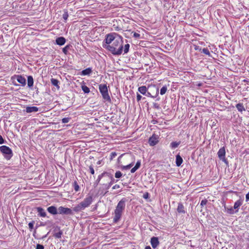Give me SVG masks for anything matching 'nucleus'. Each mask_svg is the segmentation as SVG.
<instances>
[{
	"mask_svg": "<svg viewBox=\"0 0 249 249\" xmlns=\"http://www.w3.org/2000/svg\"><path fill=\"white\" fill-rule=\"evenodd\" d=\"M141 164V160H138L137 161L135 166L131 169V171H130L131 173H135L136 171V170H137L140 167Z\"/></svg>",
	"mask_w": 249,
	"mask_h": 249,
	"instance_id": "obj_16",
	"label": "nucleus"
},
{
	"mask_svg": "<svg viewBox=\"0 0 249 249\" xmlns=\"http://www.w3.org/2000/svg\"><path fill=\"white\" fill-rule=\"evenodd\" d=\"M122 176V173L120 171H117L115 174V177L116 178H120Z\"/></svg>",
	"mask_w": 249,
	"mask_h": 249,
	"instance_id": "obj_34",
	"label": "nucleus"
},
{
	"mask_svg": "<svg viewBox=\"0 0 249 249\" xmlns=\"http://www.w3.org/2000/svg\"><path fill=\"white\" fill-rule=\"evenodd\" d=\"M201 202L202 203H203V202H207V200H202Z\"/></svg>",
	"mask_w": 249,
	"mask_h": 249,
	"instance_id": "obj_51",
	"label": "nucleus"
},
{
	"mask_svg": "<svg viewBox=\"0 0 249 249\" xmlns=\"http://www.w3.org/2000/svg\"><path fill=\"white\" fill-rule=\"evenodd\" d=\"M183 160L179 155H177L176 157V163L177 166H179L182 164Z\"/></svg>",
	"mask_w": 249,
	"mask_h": 249,
	"instance_id": "obj_19",
	"label": "nucleus"
},
{
	"mask_svg": "<svg viewBox=\"0 0 249 249\" xmlns=\"http://www.w3.org/2000/svg\"><path fill=\"white\" fill-rule=\"evenodd\" d=\"M27 85L29 88H31L34 85V79L33 77L30 75L27 77Z\"/></svg>",
	"mask_w": 249,
	"mask_h": 249,
	"instance_id": "obj_18",
	"label": "nucleus"
},
{
	"mask_svg": "<svg viewBox=\"0 0 249 249\" xmlns=\"http://www.w3.org/2000/svg\"><path fill=\"white\" fill-rule=\"evenodd\" d=\"M236 202V203L239 202V200H237Z\"/></svg>",
	"mask_w": 249,
	"mask_h": 249,
	"instance_id": "obj_57",
	"label": "nucleus"
},
{
	"mask_svg": "<svg viewBox=\"0 0 249 249\" xmlns=\"http://www.w3.org/2000/svg\"><path fill=\"white\" fill-rule=\"evenodd\" d=\"M134 164V161L131 162L130 163L127 165H124L121 166V169L122 170H128L130 169L131 167L133 166Z\"/></svg>",
	"mask_w": 249,
	"mask_h": 249,
	"instance_id": "obj_25",
	"label": "nucleus"
},
{
	"mask_svg": "<svg viewBox=\"0 0 249 249\" xmlns=\"http://www.w3.org/2000/svg\"><path fill=\"white\" fill-rule=\"evenodd\" d=\"M101 178L100 175L98 176L97 179L95 181V184L97 186L98 184L100 183V182H101Z\"/></svg>",
	"mask_w": 249,
	"mask_h": 249,
	"instance_id": "obj_38",
	"label": "nucleus"
},
{
	"mask_svg": "<svg viewBox=\"0 0 249 249\" xmlns=\"http://www.w3.org/2000/svg\"><path fill=\"white\" fill-rule=\"evenodd\" d=\"M5 142L4 140L3 139L2 136L0 135V144H3Z\"/></svg>",
	"mask_w": 249,
	"mask_h": 249,
	"instance_id": "obj_46",
	"label": "nucleus"
},
{
	"mask_svg": "<svg viewBox=\"0 0 249 249\" xmlns=\"http://www.w3.org/2000/svg\"><path fill=\"white\" fill-rule=\"evenodd\" d=\"M144 95H145V96H146L147 97H151V98H154L155 97V96H152L151 95V94L150 92H147V91H146V94H145Z\"/></svg>",
	"mask_w": 249,
	"mask_h": 249,
	"instance_id": "obj_42",
	"label": "nucleus"
},
{
	"mask_svg": "<svg viewBox=\"0 0 249 249\" xmlns=\"http://www.w3.org/2000/svg\"><path fill=\"white\" fill-rule=\"evenodd\" d=\"M15 77L16 78L17 81L21 84L22 86H24L26 85V79L22 76L17 75H15Z\"/></svg>",
	"mask_w": 249,
	"mask_h": 249,
	"instance_id": "obj_12",
	"label": "nucleus"
},
{
	"mask_svg": "<svg viewBox=\"0 0 249 249\" xmlns=\"http://www.w3.org/2000/svg\"><path fill=\"white\" fill-rule=\"evenodd\" d=\"M129 47L130 45L129 44H126L124 45V50H123V51L124 52V53H126L128 52Z\"/></svg>",
	"mask_w": 249,
	"mask_h": 249,
	"instance_id": "obj_31",
	"label": "nucleus"
},
{
	"mask_svg": "<svg viewBox=\"0 0 249 249\" xmlns=\"http://www.w3.org/2000/svg\"><path fill=\"white\" fill-rule=\"evenodd\" d=\"M124 207V203H118V205L115 210V215L113 218V221L115 223H117L120 220Z\"/></svg>",
	"mask_w": 249,
	"mask_h": 249,
	"instance_id": "obj_3",
	"label": "nucleus"
},
{
	"mask_svg": "<svg viewBox=\"0 0 249 249\" xmlns=\"http://www.w3.org/2000/svg\"><path fill=\"white\" fill-rule=\"evenodd\" d=\"M200 204H201V205L202 206H203V204H205L206 203H201Z\"/></svg>",
	"mask_w": 249,
	"mask_h": 249,
	"instance_id": "obj_55",
	"label": "nucleus"
},
{
	"mask_svg": "<svg viewBox=\"0 0 249 249\" xmlns=\"http://www.w3.org/2000/svg\"><path fill=\"white\" fill-rule=\"evenodd\" d=\"M100 184L101 185V187L98 191V194L103 196L105 195L108 192V189L112 185L108 184V183H106V182L100 183Z\"/></svg>",
	"mask_w": 249,
	"mask_h": 249,
	"instance_id": "obj_7",
	"label": "nucleus"
},
{
	"mask_svg": "<svg viewBox=\"0 0 249 249\" xmlns=\"http://www.w3.org/2000/svg\"><path fill=\"white\" fill-rule=\"evenodd\" d=\"M69 17V14L67 11H65L63 14V18L65 20L66 22Z\"/></svg>",
	"mask_w": 249,
	"mask_h": 249,
	"instance_id": "obj_32",
	"label": "nucleus"
},
{
	"mask_svg": "<svg viewBox=\"0 0 249 249\" xmlns=\"http://www.w3.org/2000/svg\"><path fill=\"white\" fill-rule=\"evenodd\" d=\"M149 194L147 192H145V193H144L142 196V197L145 199H147L148 198H149Z\"/></svg>",
	"mask_w": 249,
	"mask_h": 249,
	"instance_id": "obj_40",
	"label": "nucleus"
},
{
	"mask_svg": "<svg viewBox=\"0 0 249 249\" xmlns=\"http://www.w3.org/2000/svg\"><path fill=\"white\" fill-rule=\"evenodd\" d=\"M177 210L178 213H185L184 207L181 203L179 204V205L178 207Z\"/></svg>",
	"mask_w": 249,
	"mask_h": 249,
	"instance_id": "obj_26",
	"label": "nucleus"
},
{
	"mask_svg": "<svg viewBox=\"0 0 249 249\" xmlns=\"http://www.w3.org/2000/svg\"><path fill=\"white\" fill-rule=\"evenodd\" d=\"M157 121H153V124H155Z\"/></svg>",
	"mask_w": 249,
	"mask_h": 249,
	"instance_id": "obj_56",
	"label": "nucleus"
},
{
	"mask_svg": "<svg viewBox=\"0 0 249 249\" xmlns=\"http://www.w3.org/2000/svg\"><path fill=\"white\" fill-rule=\"evenodd\" d=\"M69 48V46H66V47H65L64 48H63V50H62V51L63 52L65 53V54H66L67 53V50H68V49Z\"/></svg>",
	"mask_w": 249,
	"mask_h": 249,
	"instance_id": "obj_43",
	"label": "nucleus"
},
{
	"mask_svg": "<svg viewBox=\"0 0 249 249\" xmlns=\"http://www.w3.org/2000/svg\"><path fill=\"white\" fill-rule=\"evenodd\" d=\"M158 94H159V89H157V92H156V95H158Z\"/></svg>",
	"mask_w": 249,
	"mask_h": 249,
	"instance_id": "obj_52",
	"label": "nucleus"
},
{
	"mask_svg": "<svg viewBox=\"0 0 249 249\" xmlns=\"http://www.w3.org/2000/svg\"><path fill=\"white\" fill-rule=\"evenodd\" d=\"M119 202H120V203L124 202V199H122L121 201H120Z\"/></svg>",
	"mask_w": 249,
	"mask_h": 249,
	"instance_id": "obj_53",
	"label": "nucleus"
},
{
	"mask_svg": "<svg viewBox=\"0 0 249 249\" xmlns=\"http://www.w3.org/2000/svg\"><path fill=\"white\" fill-rule=\"evenodd\" d=\"M138 91L142 94L144 95L147 91V88L145 86H142L138 88Z\"/></svg>",
	"mask_w": 249,
	"mask_h": 249,
	"instance_id": "obj_22",
	"label": "nucleus"
},
{
	"mask_svg": "<svg viewBox=\"0 0 249 249\" xmlns=\"http://www.w3.org/2000/svg\"><path fill=\"white\" fill-rule=\"evenodd\" d=\"M167 90V86L166 85L163 86L161 88V89H160V94L161 95H164L166 92Z\"/></svg>",
	"mask_w": 249,
	"mask_h": 249,
	"instance_id": "obj_28",
	"label": "nucleus"
},
{
	"mask_svg": "<svg viewBox=\"0 0 249 249\" xmlns=\"http://www.w3.org/2000/svg\"><path fill=\"white\" fill-rule=\"evenodd\" d=\"M100 177L101 178V183L106 182V183H108V184H112L114 180L113 177L107 172H104L101 174Z\"/></svg>",
	"mask_w": 249,
	"mask_h": 249,
	"instance_id": "obj_5",
	"label": "nucleus"
},
{
	"mask_svg": "<svg viewBox=\"0 0 249 249\" xmlns=\"http://www.w3.org/2000/svg\"><path fill=\"white\" fill-rule=\"evenodd\" d=\"M120 186L119 185L116 184L112 187V189H117L120 188Z\"/></svg>",
	"mask_w": 249,
	"mask_h": 249,
	"instance_id": "obj_48",
	"label": "nucleus"
},
{
	"mask_svg": "<svg viewBox=\"0 0 249 249\" xmlns=\"http://www.w3.org/2000/svg\"><path fill=\"white\" fill-rule=\"evenodd\" d=\"M35 222L34 221L30 222L28 224L29 228L30 229V230L31 231L33 228H34V225Z\"/></svg>",
	"mask_w": 249,
	"mask_h": 249,
	"instance_id": "obj_37",
	"label": "nucleus"
},
{
	"mask_svg": "<svg viewBox=\"0 0 249 249\" xmlns=\"http://www.w3.org/2000/svg\"><path fill=\"white\" fill-rule=\"evenodd\" d=\"M218 158L222 160L226 161V160L225 158L226 151L224 147H221L219 149L217 152Z\"/></svg>",
	"mask_w": 249,
	"mask_h": 249,
	"instance_id": "obj_9",
	"label": "nucleus"
},
{
	"mask_svg": "<svg viewBox=\"0 0 249 249\" xmlns=\"http://www.w3.org/2000/svg\"><path fill=\"white\" fill-rule=\"evenodd\" d=\"M236 107L237 109L241 112L245 110V108L244 107L243 104L242 103L237 104L236 105Z\"/></svg>",
	"mask_w": 249,
	"mask_h": 249,
	"instance_id": "obj_23",
	"label": "nucleus"
},
{
	"mask_svg": "<svg viewBox=\"0 0 249 249\" xmlns=\"http://www.w3.org/2000/svg\"><path fill=\"white\" fill-rule=\"evenodd\" d=\"M158 142L157 138L155 135H152L149 139V143L151 146L156 145Z\"/></svg>",
	"mask_w": 249,
	"mask_h": 249,
	"instance_id": "obj_13",
	"label": "nucleus"
},
{
	"mask_svg": "<svg viewBox=\"0 0 249 249\" xmlns=\"http://www.w3.org/2000/svg\"><path fill=\"white\" fill-rule=\"evenodd\" d=\"M39 110L38 107H26V111L27 113H32L38 111Z\"/></svg>",
	"mask_w": 249,
	"mask_h": 249,
	"instance_id": "obj_15",
	"label": "nucleus"
},
{
	"mask_svg": "<svg viewBox=\"0 0 249 249\" xmlns=\"http://www.w3.org/2000/svg\"><path fill=\"white\" fill-rule=\"evenodd\" d=\"M240 204L241 203H234L233 207H229L225 204L224 208L227 213L229 214H233L238 211V208L240 206Z\"/></svg>",
	"mask_w": 249,
	"mask_h": 249,
	"instance_id": "obj_6",
	"label": "nucleus"
},
{
	"mask_svg": "<svg viewBox=\"0 0 249 249\" xmlns=\"http://www.w3.org/2000/svg\"><path fill=\"white\" fill-rule=\"evenodd\" d=\"M89 171H90V173L93 175L94 174V170L93 169V167L92 165H90L89 167Z\"/></svg>",
	"mask_w": 249,
	"mask_h": 249,
	"instance_id": "obj_39",
	"label": "nucleus"
},
{
	"mask_svg": "<svg viewBox=\"0 0 249 249\" xmlns=\"http://www.w3.org/2000/svg\"><path fill=\"white\" fill-rule=\"evenodd\" d=\"M51 83L53 85L56 87L57 89H59L60 88V87L58 85L59 81L58 80L54 79V78H52L51 79Z\"/></svg>",
	"mask_w": 249,
	"mask_h": 249,
	"instance_id": "obj_24",
	"label": "nucleus"
},
{
	"mask_svg": "<svg viewBox=\"0 0 249 249\" xmlns=\"http://www.w3.org/2000/svg\"><path fill=\"white\" fill-rule=\"evenodd\" d=\"M36 249H44V247L43 245L40 244H37L36 245Z\"/></svg>",
	"mask_w": 249,
	"mask_h": 249,
	"instance_id": "obj_45",
	"label": "nucleus"
},
{
	"mask_svg": "<svg viewBox=\"0 0 249 249\" xmlns=\"http://www.w3.org/2000/svg\"><path fill=\"white\" fill-rule=\"evenodd\" d=\"M37 210L38 213V215L41 217H45L46 215V213L45 212L44 210L40 207L37 208Z\"/></svg>",
	"mask_w": 249,
	"mask_h": 249,
	"instance_id": "obj_21",
	"label": "nucleus"
},
{
	"mask_svg": "<svg viewBox=\"0 0 249 249\" xmlns=\"http://www.w3.org/2000/svg\"><path fill=\"white\" fill-rule=\"evenodd\" d=\"M142 98V97L140 94H139V93L137 94V101L138 102H139L141 100Z\"/></svg>",
	"mask_w": 249,
	"mask_h": 249,
	"instance_id": "obj_44",
	"label": "nucleus"
},
{
	"mask_svg": "<svg viewBox=\"0 0 249 249\" xmlns=\"http://www.w3.org/2000/svg\"><path fill=\"white\" fill-rule=\"evenodd\" d=\"M74 189L76 192H77L79 190V186L76 181L74 182Z\"/></svg>",
	"mask_w": 249,
	"mask_h": 249,
	"instance_id": "obj_36",
	"label": "nucleus"
},
{
	"mask_svg": "<svg viewBox=\"0 0 249 249\" xmlns=\"http://www.w3.org/2000/svg\"><path fill=\"white\" fill-rule=\"evenodd\" d=\"M81 89L83 92L85 93H89L90 92L89 89L85 85H82Z\"/></svg>",
	"mask_w": 249,
	"mask_h": 249,
	"instance_id": "obj_27",
	"label": "nucleus"
},
{
	"mask_svg": "<svg viewBox=\"0 0 249 249\" xmlns=\"http://www.w3.org/2000/svg\"><path fill=\"white\" fill-rule=\"evenodd\" d=\"M63 234V232L62 231H61V230H59V231L57 232H55L53 236L56 238H61V236H62V235Z\"/></svg>",
	"mask_w": 249,
	"mask_h": 249,
	"instance_id": "obj_29",
	"label": "nucleus"
},
{
	"mask_svg": "<svg viewBox=\"0 0 249 249\" xmlns=\"http://www.w3.org/2000/svg\"><path fill=\"white\" fill-rule=\"evenodd\" d=\"M58 213L59 214H72V210L70 208L59 207L58 209Z\"/></svg>",
	"mask_w": 249,
	"mask_h": 249,
	"instance_id": "obj_8",
	"label": "nucleus"
},
{
	"mask_svg": "<svg viewBox=\"0 0 249 249\" xmlns=\"http://www.w3.org/2000/svg\"><path fill=\"white\" fill-rule=\"evenodd\" d=\"M100 163H101V161H100V160H99V161H98L97 162V164H100Z\"/></svg>",
	"mask_w": 249,
	"mask_h": 249,
	"instance_id": "obj_54",
	"label": "nucleus"
},
{
	"mask_svg": "<svg viewBox=\"0 0 249 249\" xmlns=\"http://www.w3.org/2000/svg\"><path fill=\"white\" fill-rule=\"evenodd\" d=\"M106 44L103 47L111 52L113 55H119L123 53V37L115 33H110L106 36Z\"/></svg>",
	"mask_w": 249,
	"mask_h": 249,
	"instance_id": "obj_1",
	"label": "nucleus"
},
{
	"mask_svg": "<svg viewBox=\"0 0 249 249\" xmlns=\"http://www.w3.org/2000/svg\"><path fill=\"white\" fill-rule=\"evenodd\" d=\"M117 156V154L116 152H112L110 154V159H113Z\"/></svg>",
	"mask_w": 249,
	"mask_h": 249,
	"instance_id": "obj_41",
	"label": "nucleus"
},
{
	"mask_svg": "<svg viewBox=\"0 0 249 249\" xmlns=\"http://www.w3.org/2000/svg\"><path fill=\"white\" fill-rule=\"evenodd\" d=\"M92 72V69L91 68H88L81 71V75H89Z\"/></svg>",
	"mask_w": 249,
	"mask_h": 249,
	"instance_id": "obj_17",
	"label": "nucleus"
},
{
	"mask_svg": "<svg viewBox=\"0 0 249 249\" xmlns=\"http://www.w3.org/2000/svg\"><path fill=\"white\" fill-rule=\"evenodd\" d=\"M133 36L135 38H139L140 36V35L136 32H134L133 34Z\"/></svg>",
	"mask_w": 249,
	"mask_h": 249,
	"instance_id": "obj_47",
	"label": "nucleus"
},
{
	"mask_svg": "<svg viewBox=\"0 0 249 249\" xmlns=\"http://www.w3.org/2000/svg\"><path fill=\"white\" fill-rule=\"evenodd\" d=\"M202 53L206 55L210 56V53L207 48H203L202 50Z\"/></svg>",
	"mask_w": 249,
	"mask_h": 249,
	"instance_id": "obj_35",
	"label": "nucleus"
},
{
	"mask_svg": "<svg viewBox=\"0 0 249 249\" xmlns=\"http://www.w3.org/2000/svg\"><path fill=\"white\" fill-rule=\"evenodd\" d=\"M0 151L7 160H9L13 156L12 149L7 146H0Z\"/></svg>",
	"mask_w": 249,
	"mask_h": 249,
	"instance_id": "obj_4",
	"label": "nucleus"
},
{
	"mask_svg": "<svg viewBox=\"0 0 249 249\" xmlns=\"http://www.w3.org/2000/svg\"><path fill=\"white\" fill-rule=\"evenodd\" d=\"M145 249H151V247L150 246H146L145 248Z\"/></svg>",
	"mask_w": 249,
	"mask_h": 249,
	"instance_id": "obj_50",
	"label": "nucleus"
},
{
	"mask_svg": "<svg viewBox=\"0 0 249 249\" xmlns=\"http://www.w3.org/2000/svg\"><path fill=\"white\" fill-rule=\"evenodd\" d=\"M47 210L51 214H56L57 213L56 208L54 206H50L48 207Z\"/></svg>",
	"mask_w": 249,
	"mask_h": 249,
	"instance_id": "obj_20",
	"label": "nucleus"
},
{
	"mask_svg": "<svg viewBox=\"0 0 249 249\" xmlns=\"http://www.w3.org/2000/svg\"><path fill=\"white\" fill-rule=\"evenodd\" d=\"M90 203H79L77 206L74 208V210L76 212H80L85 208L89 206Z\"/></svg>",
	"mask_w": 249,
	"mask_h": 249,
	"instance_id": "obj_10",
	"label": "nucleus"
},
{
	"mask_svg": "<svg viewBox=\"0 0 249 249\" xmlns=\"http://www.w3.org/2000/svg\"><path fill=\"white\" fill-rule=\"evenodd\" d=\"M56 44L59 46L63 45L66 42V39L63 37H58L55 40Z\"/></svg>",
	"mask_w": 249,
	"mask_h": 249,
	"instance_id": "obj_14",
	"label": "nucleus"
},
{
	"mask_svg": "<svg viewBox=\"0 0 249 249\" xmlns=\"http://www.w3.org/2000/svg\"><path fill=\"white\" fill-rule=\"evenodd\" d=\"M99 90L102 94L104 101L110 103L111 102V99L108 94V89L107 85L102 84H100L99 85Z\"/></svg>",
	"mask_w": 249,
	"mask_h": 249,
	"instance_id": "obj_2",
	"label": "nucleus"
},
{
	"mask_svg": "<svg viewBox=\"0 0 249 249\" xmlns=\"http://www.w3.org/2000/svg\"><path fill=\"white\" fill-rule=\"evenodd\" d=\"M179 144L180 142H173L171 143L170 146L172 148H176L179 145Z\"/></svg>",
	"mask_w": 249,
	"mask_h": 249,
	"instance_id": "obj_30",
	"label": "nucleus"
},
{
	"mask_svg": "<svg viewBox=\"0 0 249 249\" xmlns=\"http://www.w3.org/2000/svg\"><path fill=\"white\" fill-rule=\"evenodd\" d=\"M71 120V118L70 117H67V118H64L62 119V123L63 124L67 123L69 122V121Z\"/></svg>",
	"mask_w": 249,
	"mask_h": 249,
	"instance_id": "obj_33",
	"label": "nucleus"
},
{
	"mask_svg": "<svg viewBox=\"0 0 249 249\" xmlns=\"http://www.w3.org/2000/svg\"><path fill=\"white\" fill-rule=\"evenodd\" d=\"M150 243L153 248L155 249L160 244L158 238L157 237H153L151 238Z\"/></svg>",
	"mask_w": 249,
	"mask_h": 249,
	"instance_id": "obj_11",
	"label": "nucleus"
},
{
	"mask_svg": "<svg viewBox=\"0 0 249 249\" xmlns=\"http://www.w3.org/2000/svg\"><path fill=\"white\" fill-rule=\"evenodd\" d=\"M246 201H249V192L246 195Z\"/></svg>",
	"mask_w": 249,
	"mask_h": 249,
	"instance_id": "obj_49",
	"label": "nucleus"
}]
</instances>
